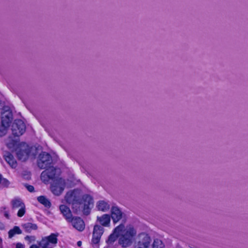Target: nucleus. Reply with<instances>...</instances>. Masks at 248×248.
<instances>
[{"mask_svg":"<svg viewBox=\"0 0 248 248\" xmlns=\"http://www.w3.org/2000/svg\"><path fill=\"white\" fill-rule=\"evenodd\" d=\"M97 208L98 210L105 212L109 209V205L107 202L101 201L98 202Z\"/></svg>","mask_w":248,"mask_h":248,"instance_id":"nucleus-21","label":"nucleus"},{"mask_svg":"<svg viewBox=\"0 0 248 248\" xmlns=\"http://www.w3.org/2000/svg\"><path fill=\"white\" fill-rule=\"evenodd\" d=\"M123 213L117 206H112L111 209V217L114 223L119 221L122 217Z\"/></svg>","mask_w":248,"mask_h":248,"instance_id":"nucleus-14","label":"nucleus"},{"mask_svg":"<svg viewBox=\"0 0 248 248\" xmlns=\"http://www.w3.org/2000/svg\"><path fill=\"white\" fill-rule=\"evenodd\" d=\"M58 232L51 233L50 235L42 238L37 242L38 246L35 244L31 245L30 248H54L58 242Z\"/></svg>","mask_w":248,"mask_h":248,"instance_id":"nucleus-2","label":"nucleus"},{"mask_svg":"<svg viewBox=\"0 0 248 248\" xmlns=\"http://www.w3.org/2000/svg\"><path fill=\"white\" fill-rule=\"evenodd\" d=\"M65 180L61 178L54 180L51 185V190L56 196L60 195L65 187Z\"/></svg>","mask_w":248,"mask_h":248,"instance_id":"nucleus-7","label":"nucleus"},{"mask_svg":"<svg viewBox=\"0 0 248 248\" xmlns=\"http://www.w3.org/2000/svg\"><path fill=\"white\" fill-rule=\"evenodd\" d=\"M79 194L80 191L78 189H74L72 191L67 192L65 196L67 202L72 203L73 206L75 204L78 205L81 199Z\"/></svg>","mask_w":248,"mask_h":248,"instance_id":"nucleus-9","label":"nucleus"},{"mask_svg":"<svg viewBox=\"0 0 248 248\" xmlns=\"http://www.w3.org/2000/svg\"><path fill=\"white\" fill-rule=\"evenodd\" d=\"M38 201L43 204L46 208H50L51 206V203L49 200L47 199L45 196H40L37 197Z\"/></svg>","mask_w":248,"mask_h":248,"instance_id":"nucleus-19","label":"nucleus"},{"mask_svg":"<svg viewBox=\"0 0 248 248\" xmlns=\"http://www.w3.org/2000/svg\"><path fill=\"white\" fill-rule=\"evenodd\" d=\"M46 170L43 171L41 175L42 180L47 181L48 180H56L57 179V175H59L60 172V170L57 169L50 165Z\"/></svg>","mask_w":248,"mask_h":248,"instance_id":"nucleus-5","label":"nucleus"},{"mask_svg":"<svg viewBox=\"0 0 248 248\" xmlns=\"http://www.w3.org/2000/svg\"><path fill=\"white\" fill-rule=\"evenodd\" d=\"M137 234V231L132 225L124 226L120 233L119 244L124 248L130 246Z\"/></svg>","mask_w":248,"mask_h":248,"instance_id":"nucleus-1","label":"nucleus"},{"mask_svg":"<svg viewBox=\"0 0 248 248\" xmlns=\"http://www.w3.org/2000/svg\"><path fill=\"white\" fill-rule=\"evenodd\" d=\"M26 213V208L25 205H24L23 206L20 207V209L17 212V216L18 217H22Z\"/></svg>","mask_w":248,"mask_h":248,"instance_id":"nucleus-26","label":"nucleus"},{"mask_svg":"<svg viewBox=\"0 0 248 248\" xmlns=\"http://www.w3.org/2000/svg\"><path fill=\"white\" fill-rule=\"evenodd\" d=\"M25 240L29 241L30 243L34 242L36 240V237L35 236L31 235H27L25 237Z\"/></svg>","mask_w":248,"mask_h":248,"instance_id":"nucleus-29","label":"nucleus"},{"mask_svg":"<svg viewBox=\"0 0 248 248\" xmlns=\"http://www.w3.org/2000/svg\"><path fill=\"white\" fill-rule=\"evenodd\" d=\"M13 119V114L9 110H5L1 113V123L3 126L9 127Z\"/></svg>","mask_w":248,"mask_h":248,"instance_id":"nucleus-13","label":"nucleus"},{"mask_svg":"<svg viewBox=\"0 0 248 248\" xmlns=\"http://www.w3.org/2000/svg\"><path fill=\"white\" fill-rule=\"evenodd\" d=\"M151 238L146 233L139 234L138 240L136 243L135 248H148L151 243Z\"/></svg>","mask_w":248,"mask_h":248,"instance_id":"nucleus-8","label":"nucleus"},{"mask_svg":"<svg viewBox=\"0 0 248 248\" xmlns=\"http://www.w3.org/2000/svg\"><path fill=\"white\" fill-rule=\"evenodd\" d=\"M26 187L27 189H28V190L31 192H33L34 191V188L33 186H32L31 185H27L26 186Z\"/></svg>","mask_w":248,"mask_h":248,"instance_id":"nucleus-31","label":"nucleus"},{"mask_svg":"<svg viewBox=\"0 0 248 248\" xmlns=\"http://www.w3.org/2000/svg\"><path fill=\"white\" fill-rule=\"evenodd\" d=\"M16 248H24V245L20 243H17L16 245Z\"/></svg>","mask_w":248,"mask_h":248,"instance_id":"nucleus-32","label":"nucleus"},{"mask_svg":"<svg viewBox=\"0 0 248 248\" xmlns=\"http://www.w3.org/2000/svg\"><path fill=\"white\" fill-rule=\"evenodd\" d=\"M22 233V231L18 226H15L13 229L10 230L8 232L9 238H12L16 234H20Z\"/></svg>","mask_w":248,"mask_h":248,"instance_id":"nucleus-22","label":"nucleus"},{"mask_svg":"<svg viewBox=\"0 0 248 248\" xmlns=\"http://www.w3.org/2000/svg\"><path fill=\"white\" fill-rule=\"evenodd\" d=\"M101 237L95 235L94 233H93V236L92 239V245L93 247H98V244L100 242Z\"/></svg>","mask_w":248,"mask_h":248,"instance_id":"nucleus-25","label":"nucleus"},{"mask_svg":"<svg viewBox=\"0 0 248 248\" xmlns=\"http://www.w3.org/2000/svg\"><path fill=\"white\" fill-rule=\"evenodd\" d=\"M153 248H165L162 241L159 239H155L153 244Z\"/></svg>","mask_w":248,"mask_h":248,"instance_id":"nucleus-24","label":"nucleus"},{"mask_svg":"<svg viewBox=\"0 0 248 248\" xmlns=\"http://www.w3.org/2000/svg\"><path fill=\"white\" fill-rule=\"evenodd\" d=\"M26 125L20 119L15 120L12 125V133L14 136L19 137L26 131Z\"/></svg>","mask_w":248,"mask_h":248,"instance_id":"nucleus-6","label":"nucleus"},{"mask_svg":"<svg viewBox=\"0 0 248 248\" xmlns=\"http://www.w3.org/2000/svg\"><path fill=\"white\" fill-rule=\"evenodd\" d=\"M82 245V242L80 241H79L77 242V245L78 246V247H80Z\"/></svg>","mask_w":248,"mask_h":248,"instance_id":"nucleus-33","label":"nucleus"},{"mask_svg":"<svg viewBox=\"0 0 248 248\" xmlns=\"http://www.w3.org/2000/svg\"><path fill=\"white\" fill-rule=\"evenodd\" d=\"M31 153V149L28 145L24 144L23 146L16 152L18 159L22 161H26Z\"/></svg>","mask_w":248,"mask_h":248,"instance_id":"nucleus-10","label":"nucleus"},{"mask_svg":"<svg viewBox=\"0 0 248 248\" xmlns=\"http://www.w3.org/2000/svg\"><path fill=\"white\" fill-rule=\"evenodd\" d=\"M104 231V230L103 227L98 225H95L94 226L93 233H95V235L101 237L102 234H103Z\"/></svg>","mask_w":248,"mask_h":248,"instance_id":"nucleus-23","label":"nucleus"},{"mask_svg":"<svg viewBox=\"0 0 248 248\" xmlns=\"http://www.w3.org/2000/svg\"><path fill=\"white\" fill-rule=\"evenodd\" d=\"M78 205L81 206L83 214L88 216L90 214L91 209L93 206V198L89 194H84L82 195Z\"/></svg>","mask_w":248,"mask_h":248,"instance_id":"nucleus-3","label":"nucleus"},{"mask_svg":"<svg viewBox=\"0 0 248 248\" xmlns=\"http://www.w3.org/2000/svg\"><path fill=\"white\" fill-rule=\"evenodd\" d=\"M13 209L20 208L25 205L24 203L19 198H15L11 201Z\"/></svg>","mask_w":248,"mask_h":248,"instance_id":"nucleus-20","label":"nucleus"},{"mask_svg":"<svg viewBox=\"0 0 248 248\" xmlns=\"http://www.w3.org/2000/svg\"><path fill=\"white\" fill-rule=\"evenodd\" d=\"M97 220L103 226H108L110 223V217L108 214H104L101 217H97Z\"/></svg>","mask_w":248,"mask_h":248,"instance_id":"nucleus-17","label":"nucleus"},{"mask_svg":"<svg viewBox=\"0 0 248 248\" xmlns=\"http://www.w3.org/2000/svg\"><path fill=\"white\" fill-rule=\"evenodd\" d=\"M3 157L7 163L12 168H16L17 162L14 156L9 152H6L3 155Z\"/></svg>","mask_w":248,"mask_h":248,"instance_id":"nucleus-15","label":"nucleus"},{"mask_svg":"<svg viewBox=\"0 0 248 248\" xmlns=\"http://www.w3.org/2000/svg\"><path fill=\"white\" fill-rule=\"evenodd\" d=\"M68 222H71L73 227L79 232H82L85 229L84 221L80 217H72Z\"/></svg>","mask_w":248,"mask_h":248,"instance_id":"nucleus-11","label":"nucleus"},{"mask_svg":"<svg viewBox=\"0 0 248 248\" xmlns=\"http://www.w3.org/2000/svg\"><path fill=\"white\" fill-rule=\"evenodd\" d=\"M22 227L24 231L28 233H30L32 230H36L38 229L37 225L36 224L31 222H27L22 225Z\"/></svg>","mask_w":248,"mask_h":248,"instance_id":"nucleus-18","label":"nucleus"},{"mask_svg":"<svg viewBox=\"0 0 248 248\" xmlns=\"http://www.w3.org/2000/svg\"><path fill=\"white\" fill-rule=\"evenodd\" d=\"M1 211H3V215L4 216V217L6 218L9 219L10 218V215H9V211L7 210L6 207H5V206L2 207H1Z\"/></svg>","mask_w":248,"mask_h":248,"instance_id":"nucleus-28","label":"nucleus"},{"mask_svg":"<svg viewBox=\"0 0 248 248\" xmlns=\"http://www.w3.org/2000/svg\"><path fill=\"white\" fill-rule=\"evenodd\" d=\"M124 227V225L123 224H121L116 227L114 230L113 233L108 236V239L106 240V243L108 245L112 244L118 237H120V233Z\"/></svg>","mask_w":248,"mask_h":248,"instance_id":"nucleus-12","label":"nucleus"},{"mask_svg":"<svg viewBox=\"0 0 248 248\" xmlns=\"http://www.w3.org/2000/svg\"><path fill=\"white\" fill-rule=\"evenodd\" d=\"M7 128V127L3 126L1 124V125L0 126V137L4 136L6 134Z\"/></svg>","mask_w":248,"mask_h":248,"instance_id":"nucleus-27","label":"nucleus"},{"mask_svg":"<svg viewBox=\"0 0 248 248\" xmlns=\"http://www.w3.org/2000/svg\"><path fill=\"white\" fill-rule=\"evenodd\" d=\"M52 162V157L46 152H42L38 156L37 165L41 169H45L51 165Z\"/></svg>","mask_w":248,"mask_h":248,"instance_id":"nucleus-4","label":"nucleus"},{"mask_svg":"<svg viewBox=\"0 0 248 248\" xmlns=\"http://www.w3.org/2000/svg\"><path fill=\"white\" fill-rule=\"evenodd\" d=\"M0 184L5 187H8L10 184L9 181L6 178H2L1 177V180L0 181Z\"/></svg>","mask_w":248,"mask_h":248,"instance_id":"nucleus-30","label":"nucleus"},{"mask_svg":"<svg viewBox=\"0 0 248 248\" xmlns=\"http://www.w3.org/2000/svg\"><path fill=\"white\" fill-rule=\"evenodd\" d=\"M60 210L67 221L72 217V214L69 208L65 205L60 206Z\"/></svg>","mask_w":248,"mask_h":248,"instance_id":"nucleus-16","label":"nucleus"}]
</instances>
